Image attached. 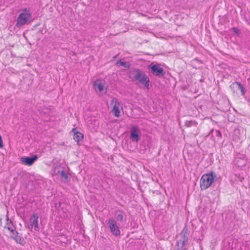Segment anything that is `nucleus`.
I'll return each mask as SVG.
<instances>
[{
	"label": "nucleus",
	"instance_id": "1",
	"mask_svg": "<svg viewBox=\"0 0 250 250\" xmlns=\"http://www.w3.org/2000/svg\"><path fill=\"white\" fill-rule=\"evenodd\" d=\"M215 177V174L213 172L203 175L200 183L201 189L205 190L208 188L212 184Z\"/></svg>",
	"mask_w": 250,
	"mask_h": 250
},
{
	"label": "nucleus",
	"instance_id": "2",
	"mask_svg": "<svg viewBox=\"0 0 250 250\" xmlns=\"http://www.w3.org/2000/svg\"><path fill=\"white\" fill-rule=\"evenodd\" d=\"M32 19L31 13L25 9L19 14L17 19L16 26L20 27L30 22Z\"/></svg>",
	"mask_w": 250,
	"mask_h": 250
},
{
	"label": "nucleus",
	"instance_id": "3",
	"mask_svg": "<svg viewBox=\"0 0 250 250\" xmlns=\"http://www.w3.org/2000/svg\"><path fill=\"white\" fill-rule=\"evenodd\" d=\"M133 75L134 80L143 85L147 89L149 88V79L146 74L137 70L134 71Z\"/></svg>",
	"mask_w": 250,
	"mask_h": 250
},
{
	"label": "nucleus",
	"instance_id": "4",
	"mask_svg": "<svg viewBox=\"0 0 250 250\" xmlns=\"http://www.w3.org/2000/svg\"><path fill=\"white\" fill-rule=\"evenodd\" d=\"M112 106V113L116 117H119L121 116V110L123 109L122 105L120 102L116 98H113L110 103Z\"/></svg>",
	"mask_w": 250,
	"mask_h": 250
},
{
	"label": "nucleus",
	"instance_id": "5",
	"mask_svg": "<svg viewBox=\"0 0 250 250\" xmlns=\"http://www.w3.org/2000/svg\"><path fill=\"white\" fill-rule=\"evenodd\" d=\"M39 215L37 213L33 214L29 219L28 229L31 230L39 231Z\"/></svg>",
	"mask_w": 250,
	"mask_h": 250
},
{
	"label": "nucleus",
	"instance_id": "6",
	"mask_svg": "<svg viewBox=\"0 0 250 250\" xmlns=\"http://www.w3.org/2000/svg\"><path fill=\"white\" fill-rule=\"evenodd\" d=\"M107 225L113 235L115 236L120 235L121 231L115 220L113 219L110 218L108 221Z\"/></svg>",
	"mask_w": 250,
	"mask_h": 250
},
{
	"label": "nucleus",
	"instance_id": "7",
	"mask_svg": "<svg viewBox=\"0 0 250 250\" xmlns=\"http://www.w3.org/2000/svg\"><path fill=\"white\" fill-rule=\"evenodd\" d=\"M149 68L151 69V73L156 76L161 77L164 74V69L161 67L160 64L152 63L149 66Z\"/></svg>",
	"mask_w": 250,
	"mask_h": 250
},
{
	"label": "nucleus",
	"instance_id": "8",
	"mask_svg": "<svg viewBox=\"0 0 250 250\" xmlns=\"http://www.w3.org/2000/svg\"><path fill=\"white\" fill-rule=\"evenodd\" d=\"M140 130L138 126L133 125L130 130V139L133 141L137 142L140 139Z\"/></svg>",
	"mask_w": 250,
	"mask_h": 250
},
{
	"label": "nucleus",
	"instance_id": "9",
	"mask_svg": "<svg viewBox=\"0 0 250 250\" xmlns=\"http://www.w3.org/2000/svg\"><path fill=\"white\" fill-rule=\"evenodd\" d=\"M235 84L236 85L237 92L238 94V91L240 92V95L242 96L248 102H250V99L248 98L246 95L247 90L243 84L240 82L235 81Z\"/></svg>",
	"mask_w": 250,
	"mask_h": 250
},
{
	"label": "nucleus",
	"instance_id": "10",
	"mask_svg": "<svg viewBox=\"0 0 250 250\" xmlns=\"http://www.w3.org/2000/svg\"><path fill=\"white\" fill-rule=\"evenodd\" d=\"M38 159V156L35 155L33 157H22L20 159L21 163L24 165L30 166L33 164L36 160Z\"/></svg>",
	"mask_w": 250,
	"mask_h": 250
},
{
	"label": "nucleus",
	"instance_id": "11",
	"mask_svg": "<svg viewBox=\"0 0 250 250\" xmlns=\"http://www.w3.org/2000/svg\"><path fill=\"white\" fill-rule=\"evenodd\" d=\"M94 87L96 92H99L101 93H105L104 83L101 80H96L94 83Z\"/></svg>",
	"mask_w": 250,
	"mask_h": 250
},
{
	"label": "nucleus",
	"instance_id": "12",
	"mask_svg": "<svg viewBox=\"0 0 250 250\" xmlns=\"http://www.w3.org/2000/svg\"><path fill=\"white\" fill-rule=\"evenodd\" d=\"M235 37L240 38L243 40H245L247 37V31L245 29H239L235 28Z\"/></svg>",
	"mask_w": 250,
	"mask_h": 250
},
{
	"label": "nucleus",
	"instance_id": "13",
	"mask_svg": "<svg viewBox=\"0 0 250 250\" xmlns=\"http://www.w3.org/2000/svg\"><path fill=\"white\" fill-rule=\"evenodd\" d=\"M13 235L11 236L12 238L17 243L20 244L21 245H24L25 242L23 238L19 235V233L17 231H14Z\"/></svg>",
	"mask_w": 250,
	"mask_h": 250
},
{
	"label": "nucleus",
	"instance_id": "14",
	"mask_svg": "<svg viewBox=\"0 0 250 250\" xmlns=\"http://www.w3.org/2000/svg\"><path fill=\"white\" fill-rule=\"evenodd\" d=\"M72 132L74 134L73 138L78 143L82 141L83 138V135L82 133L78 132L76 128H73Z\"/></svg>",
	"mask_w": 250,
	"mask_h": 250
},
{
	"label": "nucleus",
	"instance_id": "15",
	"mask_svg": "<svg viewBox=\"0 0 250 250\" xmlns=\"http://www.w3.org/2000/svg\"><path fill=\"white\" fill-rule=\"evenodd\" d=\"M6 221H7V222H6V225L5 226V228L8 229L11 232H13L14 231V227L13 226V224L12 223L11 220H10L7 216Z\"/></svg>",
	"mask_w": 250,
	"mask_h": 250
},
{
	"label": "nucleus",
	"instance_id": "16",
	"mask_svg": "<svg viewBox=\"0 0 250 250\" xmlns=\"http://www.w3.org/2000/svg\"><path fill=\"white\" fill-rule=\"evenodd\" d=\"M211 136L214 138H220L221 137V133L218 130H211L209 133Z\"/></svg>",
	"mask_w": 250,
	"mask_h": 250
},
{
	"label": "nucleus",
	"instance_id": "17",
	"mask_svg": "<svg viewBox=\"0 0 250 250\" xmlns=\"http://www.w3.org/2000/svg\"><path fill=\"white\" fill-rule=\"evenodd\" d=\"M118 221H122L125 215V213L121 210H117L115 213Z\"/></svg>",
	"mask_w": 250,
	"mask_h": 250
},
{
	"label": "nucleus",
	"instance_id": "18",
	"mask_svg": "<svg viewBox=\"0 0 250 250\" xmlns=\"http://www.w3.org/2000/svg\"><path fill=\"white\" fill-rule=\"evenodd\" d=\"M116 65L117 66H123L125 68H129L130 66L129 62H124L122 60L118 61L116 63Z\"/></svg>",
	"mask_w": 250,
	"mask_h": 250
},
{
	"label": "nucleus",
	"instance_id": "19",
	"mask_svg": "<svg viewBox=\"0 0 250 250\" xmlns=\"http://www.w3.org/2000/svg\"><path fill=\"white\" fill-rule=\"evenodd\" d=\"M235 165L238 167L244 166L245 165V161L244 159L240 158V160H237V163Z\"/></svg>",
	"mask_w": 250,
	"mask_h": 250
},
{
	"label": "nucleus",
	"instance_id": "20",
	"mask_svg": "<svg viewBox=\"0 0 250 250\" xmlns=\"http://www.w3.org/2000/svg\"><path fill=\"white\" fill-rule=\"evenodd\" d=\"M188 239L187 237H186V236L184 235L183 236V240L182 241V246L181 250H186V248L185 247V245L188 243Z\"/></svg>",
	"mask_w": 250,
	"mask_h": 250
},
{
	"label": "nucleus",
	"instance_id": "21",
	"mask_svg": "<svg viewBox=\"0 0 250 250\" xmlns=\"http://www.w3.org/2000/svg\"><path fill=\"white\" fill-rule=\"evenodd\" d=\"M185 125L188 127H190L191 126H196L197 125V123L195 121H190L186 122Z\"/></svg>",
	"mask_w": 250,
	"mask_h": 250
},
{
	"label": "nucleus",
	"instance_id": "22",
	"mask_svg": "<svg viewBox=\"0 0 250 250\" xmlns=\"http://www.w3.org/2000/svg\"><path fill=\"white\" fill-rule=\"evenodd\" d=\"M60 175H61V178L63 180H67V178H68L67 174L66 172H65L64 170L61 171Z\"/></svg>",
	"mask_w": 250,
	"mask_h": 250
},
{
	"label": "nucleus",
	"instance_id": "23",
	"mask_svg": "<svg viewBox=\"0 0 250 250\" xmlns=\"http://www.w3.org/2000/svg\"><path fill=\"white\" fill-rule=\"evenodd\" d=\"M3 147V142L1 136L0 135V148Z\"/></svg>",
	"mask_w": 250,
	"mask_h": 250
},
{
	"label": "nucleus",
	"instance_id": "24",
	"mask_svg": "<svg viewBox=\"0 0 250 250\" xmlns=\"http://www.w3.org/2000/svg\"><path fill=\"white\" fill-rule=\"evenodd\" d=\"M235 161H236L237 159H238V160H240V158H239L238 157H237V156H236L235 155Z\"/></svg>",
	"mask_w": 250,
	"mask_h": 250
}]
</instances>
